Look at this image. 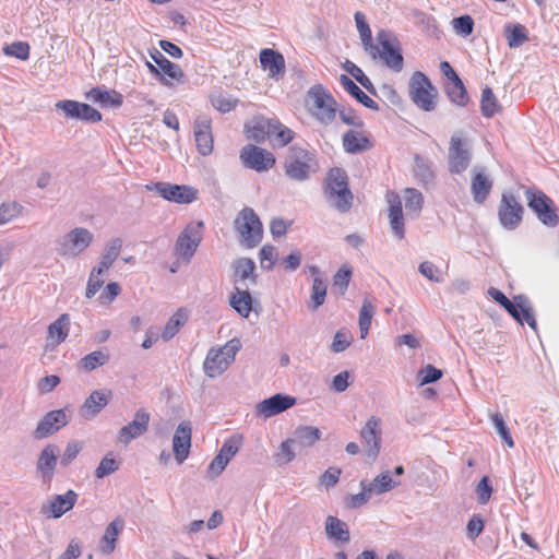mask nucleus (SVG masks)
I'll list each match as a JSON object with an SVG mask.
<instances>
[{"instance_id": "nucleus-34", "label": "nucleus", "mask_w": 559, "mask_h": 559, "mask_svg": "<svg viewBox=\"0 0 559 559\" xmlns=\"http://www.w3.org/2000/svg\"><path fill=\"white\" fill-rule=\"evenodd\" d=\"M234 271V283L249 280L253 285L257 284L255 263L249 258H239L231 264Z\"/></svg>"}, {"instance_id": "nucleus-33", "label": "nucleus", "mask_w": 559, "mask_h": 559, "mask_svg": "<svg viewBox=\"0 0 559 559\" xmlns=\"http://www.w3.org/2000/svg\"><path fill=\"white\" fill-rule=\"evenodd\" d=\"M87 97L103 107L118 108L123 103V96L117 91H107L100 87L92 88Z\"/></svg>"}, {"instance_id": "nucleus-51", "label": "nucleus", "mask_w": 559, "mask_h": 559, "mask_svg": "<svg viewBox=\"0 0 559 559\" xmlns=\"http://www.w3.org/2000/svg\"><path fill=\"white\" fill-rule=\"evenodd\" d=\"M491 421H492V425H493L496 431L498 432V435L502 439V441L509 448H513L514 447V441H513V439L511 437L509 428L507 427V424H506V421L503 419V416L500 413H495L491 416Z\"/></svg>"}, {"instance_id": "nucleus-2", "label": "nucleus", "mask_w": 559, "mask_h": 559, "mask_svg": "<svg viewBox=\"0 0 559 559\" xmlns=\"http://www.w3.org/2000/svg\"><path fill=\"white\" fill-rule=\"evenodd\" d=\"M318 169L316 156L310 151L293 145L284 163L285 175L295 181H305Z\"/></svg>"}, {"instance_id": "nucleus-8", "label": "nucleus", "mask_w": 559, "mask_h": 559, "mask_svg": "<svg viewBox=\"0 0 559 559\" xmlns=\"http://www.w3.org/2000/svg\"><path fill=\"white\" fill-rule=\"evenodd\" d=\"M94 235L84 227H75L56 242L57 252L64 258L80 255L93 242Z\"/></svg>"}, {"instance_id": "nucleus-21", "label": "nucleus", "mask_w": 559, "mask_h": 559, "mask_svg": "<svg viewBox=\"0 0 559 559\" xmlns=\"http://www.w3.org/2000/svg\"><path fill=\"white\" fill-rule=\"evenodd\" d=\"M69 423L67 414L63 409H56L47 413L38 423L34 437L36 439H44L53 432L58 431Z\"/></svg>"}, {"instance_id": "nucleus-17", "label": "nucleus", "mask_w": 559, "mask_h": 559, "mask_svg": "<svg viewBox=\"0 0 559 559\" xmlns=\"http://www.w3.org/2000/svg\"><path fill=\"white\" fill-rule=\"evenodd\" d=\"M56 108L62 110L66 117L71 119H78L91 123L102 120V114L97 109L88 104L76 100H59L56 103Z\"/></svg>"}, {"instance_id": "nucleus-27", "label": "nucleus", "mask_w": 559, "mask_h": 559, "mask_svg": "<svg viewBox=\"0 0 559 559\" xmlns=\"http://www.w3.org/2000/svg\"><path fill=\"white\" fill-rule=\"evenodd\" d=\"M59 452L56 444H48L41 450L37 461V471L45 480H50L53 477Z\"/></svg>"}, {"instance_id": "nucleus-15", "label": "nucleus", "mask_w": 559, "mask_h": 559, "mask_svg": "<svg viewBox=\"0 0 559 559\" xmlns=\"http://www.w3.org/2000/svg\"><path fill=\"white\" fill-rule=\"evenodd\" d=\"M146 189L155 190L165 200L179 204H190L198 198V190L185 185L156 182L153 186H146Z\"/></svg>"}, {"instance_id": "nucleus-32", "label": "nucleus", "mask_w": 559, "mask_h": 559, "mask_svg": "<svg viewBox=\"0 0 559 559\" xmlns=\"http://www.w3.org/2000/svg\"><path fill=\"white\" fill-rule=\"evenodd\" d=\"M389 218L391 228L399 239H403L405 237V229L401 199L397 194H392V198L389 199Z\"/></svg>"}, {"instance_id": "nucleus-44", "label": "nucleus", "mask_w": 559, "mask_h": 559, "mask_svg": "<svg viewBox=\"0 0 559 559\" xmlns=\"http://www.w3.org/2000/svg\"><path fill=\"white\" fill-rule=\"evenodd\" d=\"M356 26L366 51H376V45L372 43V33L369 24L366 21V16L362 12L357 11L354 15Z\"/></svg>"}, {"instance_id": "nucleus-41", "label": "nucleus", "mask_w": 559, "mask_h": 559, "mask_svg": "<svg viewBox=\"0 0 559 559\" xmlns=\"http://www.w3.org/2000/svg\"><path fill=\"white\" fill-rule=\"evenodd\" d=\"M414 175L416 179L424 186H428L435 180L432 163L418 154L414 157Z\"/></svg>"}, {"instance_id": "nucleus-42", "label": "nucleus", "mask_w": 559, "mask_h": 559, "mask_svg": "<svg viewBox=\"0 0 559 559\" xmlns=\"http://www.w3.org/2000/svg\"><path fill=\"white\" fill-rule=\"evenodd\" d=\"M325 532L329 538L348 543L350 534L345 522L336 516L329 515L325 522Z\"/></svg>"}, {"instance_id": "nucleus-29", "label": "nucleus", "mask_w": 559, "mask_h": 559, "mask_svg": "<svg viewBox=\"0 0 559 559\" xmlns=\"http://www.w3.org/2000/svg\"><path fill=\"white\" fill-rule=\"evenodd\" d=\"M124 527V521L121 518H116L111 521L100 539L99 549L104 555H110L116 549V543L119 534L122 532Z\"/></svg>"}, {"instance_id": "nucleus-5", "label": "nucleus", "mask_w": 559, "mask_h": 559, "mask_svg": "<svg viewBox=\"0 0 559 559\" xmlns=\"http://www.w3.org/2000/svg\"><path fill=\"white\" fill-rule=\"evenodd\" d=\"M527 206L534 212L538 221L549 228L559 224L558 207L554 200L542 190L527 188L525 190Z\"/></svg>"}, {"instance_id": "nucleus-24", "label": "nucleus", "mask_w": 559, "mask_h": 559, "mask_svg": "<svg viewBox=\"0 0 559 559\" xmlns=\"http://www.w3.org/2000/svg\"><path fill=\"white\" fill-rule=\"evenodd\" d=\"M260 63L269 76L280 80L285 74V59L283 55L274 49L264 48L260 51Z\"/></svg>"}, {"instance_id": "nucleus-3", "label": "nucleus", "mask_w": 559, "mask_h": 559, "mask_svg": "<svg viewBox=\"0 0 559 559\" xmlns=\"http://www.w3.org/2000/svg\"><path fill=\"white\" fill-rule=\"evenodd\" d=\"M376 51H368L372 59H381L383 63L395 72H400L404 66V59L396 38L386 29L377 33Z\"/></svg>"}, {"instance_id": "nucleus-9", "label": "nucleus", "mask_w": 559, "mask_h": 559, "mask_svg": "<svg viewBox=\"0 0 559 559\" xmlns=\"http://www.w3.org/2000/svg\"><path fill=\"white\" fill-rule=\"evenodd\" d=\"M308 97L312 100L311 115L322 124L332 123L337 112L333 96L321 85H314L309 90Z\"/></svg>"}, {"instance_id": "nucleus-64", "label": "nucleus", "mask_w": 559, "mask_h": 559, "mask_svg": "<svg viewBox=\"0 0 559 559\" xmlns=\"http://www.w3.org/2000/svg\"><path fill=\"white\" fill-rule=\"evenodd\" d=\"M420 384H429L438 381L442 377V371L432 365H427L419 371Z\"/></svg>"}, {"instance_id": "nucleus-55", "label": "nucleus", "mask_w": 559, "mask_h": 559, "mask_svg": "<svg viewBox=\"0 0 559 559\" xmlns=\"http://www.w3.org/2000/svg\"><path fill=\"white\" fill-rule=\"evenodd\" d=\"M261 267L264 270H272L276 261V248L271 245H265L259 252Z\"/></svg>"}, {"instance_id": "nucleus-25", "label": "nucleus", "mask_w": 559, "mask_h": 559, "mask_svg": "<svg viewBox=\"0 0 559 559\" xmlns=\"http://www.w3.org/2000/svg\"><path fill=\"white\" fill-rule=\"evenodd\" d=\"M194 138L199 153L206 156L213 151V136L211 132V119L199 116L194 121Z\"/></svg>"}, {"instance_id": "nucleus-18", "label": "nucleus", "mask_w": 559, "mask_h": 559, "mask_svg": "<svg viewBox=\"0 0 559 559\" xmlns=\"http://www.w3.org/2000/svg\"><path fill=\"white\" fill-rule=\"evenodd\" d=\"M381 419L371 416L360 430V439L366 448L367 455L376 460L381 449Z\"/></svg>"}, {"instance_id": "nucleus-1", "label": "nucleus", "mask_w": 559, "mask_h": 559, "mask_svg": "<svg viewBox=\"0 0 559 559\" xmlns=\"http://www.w3.org/2000/svg\"><path fill=\"white\" fill-rule=\"evenodd\" d=\"M347 174L342 168H332L325 178L324 194L331 206L341 213L349 211L353 193L348 188Z\"/></svg>"}, {"instance_id": "nucleus-59", "label": "nucleus", "mask_w": 559, "mask_h": 559, "mask_svg": "<svg viewBox=\"0 0 559 559\" xmlns=\"http://www.w3.org/2000/svg\"><path fill=\"white\" fill-rule=\"evenodd\" d=\"M485 526L484 519L480 514H474L466 525L467 537L472 540L476 539L483 532Z\"/></svg>"}, {"instance_id": "nucleus-14", "label": "nucleus", "mask_w": 559, "mask_h": 559, "mask_svg": "<svg viewBox=\"0 0 559 559\" xmlns=\"http://www.w3.org/2000/svg\"><path fill=\"white\" fill-rule=\"evenodd\" d=\"M202 222L191 223L179 234L175 246V252L179 258L189 261L193 257L202 240Z\"/></svg>"}, {"instance_id": "nucleus-54", "label": "nucleus", "mask_w": 559, "mask_h": 559, "mask_svg": "<svg viewBox=\"0 0 559 559\" xmlns=\"http://www.w3.org/2000/svg\"><path fill=\"white\" fill-rule=\"evenodd\" d=\"M3 52L20 60H27L29 57V45L24 41H15L11 45H7L3 48Z\"/></svg>"}, {"instance_id": "nucleus-10", "label": "nucleus", "mask_w": 559, "mask_h": 559, "mask_svg": "<svg viewBox=\"0 0 559 559\" xmlns=\"http://www.w3.org/2000/svg\"><path fill=\"white\" fill-rule=\"evenodd\" d=\"M409 96L413 103L425 111H431L436 107V88L420 71L414 72L409 80Z\"/></svg>"}, {"instance_id": "nucleus-57", "label": "nucleus", "mask_w": 559, "mask_h": 559, "mask_svg": "<svg viewBox=\"0 0 559 559\" xmlns=\"http://www.w3.org/2000/svg\"><path fill=\"white\" fill-rule=\"evenodd\" d=\"M452 25L456 34L468 36L473 33L474 21L469 15H462L453 19Z\"/></svg>"}, {"instance_id": "nucleus-60", "label": "nucleus", "mask_w": 559, "mask_h": 559, "mask_svg": "<svg viewBox=\"0 0 559 559\" xmlns=\"http://www.w3.org/2000/svg\"><path fill=\"white\" fill-rule=\"evenodd\" d=\"M352 342V336L348 331L340 330L335 333L331 349L334 353H341L344 352Z\"/></svg>"}, {"instance_id": "nucleus-28", "label": "nucleus", "mask_w": 559, "mask_h": 559, "mask_svg": "<svg viewBox=\"0 0 559 559\" xmlns=\"http://www.w3.org/2000/svg\"><path fill=\"white\" fill-rule=\"evenodd\" d=\"M79 495L69 489L63 495H56L51 498L48 504V510L53 519L61 518L64 513L70 511L76 503Z\"/></svg>"}, {"instance_id": "nucleus-7", "label": "nucleus", "mask_w": 559, "mask_h": 559, "mask_svg": "<svg viewBox=\"0 0 559 559\" xmlns=\"http://www.w3.org/2000/svg\"><path fill=\"white\" fill-rule=\"evenodd\" d=\"M239 348L240 344L235 340L218 349L211 348L203 362L205 374L210 378L221 376L235 360Z\"/></svg>"}, {"instance_id": "nucleus-11", "label": "nucleus", "mask_w": 559, "mask_h": 559, "mask_svg": "<svg viewBox=\"0 0 559 559\" xmlns=\"http://www.w3.org/2000/svg\"><path fill=\"white\" fill-rule=\"evenodd\" d=\"M524 207L518 198L512 192H503L498 206L500 225L507 230H514L522 223Z\"/></svg>"}, {"instance_id": "nucleus-43", "label": "nucleus", "mask_w": 559, "mask_h": 559, "mask_svg": "<svg viewBox=\"0 0 559 559\" xmlns=\"http://www.w3.org/2000/svg\"><path fill=\"white\" fill-rule=\"evenodd\" d=\"M400 483L395 481L389 472L381 473L372 481H367V491L369 493L381 495L388 492L399 486Z\"/></svg>"}, {"instance_id": "nucleus-26", "label": "nucleus", "mask_w": 559, "mask_h": 559, "mask_svg": "<svg viewBox=\"0 0 559 559\" xmlns=\"http://www.w3.org/2000/svg\"><path fill=\"white\" fill-rule=\"evenodd\" d=\"M110 396V391H93L81 406L80 415L86 420L93 419L97 414L102 412L103 408L106 407V405L109 403Z\"/></svg>"}, {"instance_id": "nucleus-63", "label": "nucleus", "mask_w": 559, "mask_h": 559, "mask_svg": "<svg viewBox=\"0 0 559 559\" xmlns=\"http://www.w3.org/2000/svg\"><path fill=\"white\" fill-rule=\"evenodd\" d=\"M477 500L480 504H486L492 493V487L487 476H484L476 486Z\"/></svg>"}, {"instance_id": "nucleus-30", "label": "nucleus", "mask_w": 559, "mask_h": 559, "mask_svg": "<svg viewBox=\"0 0 559 559\" xmlns=\"http://www.w3.org/2000/svg\"><path fill=\"white\" fill-rule=\"evenodd\" d=\"M266 134L272 144L278 147L287 145L294 139V131L274 119L267 120Z\"/></svg>"}, {"instance_id": "nucleus-49", "label": "nucleus", "mask_w": 559, "mask_h": 559, "mask_svg": "<svg viewBox=\"0 0 559 559\" xmlns=\"http://www.w3.org/2000/svg\"><path fill=\"white\" fill-rule=\"evenodd\" d=\"M506 37L510 48H518L528 39L527 31L522 24L506 25Z\"/></svg>"}, {"instance_id": "nucleus-45", "label": "nucleus", "mask_w": 559, "mask_h": 559, "mask_svg": "<svg viewBox=\"0 0 559 559\" xmlns=\"http://www.w3.org/2000/svg\"><path fill=\"white\" fill-rule=\"evenodd\" d=\"M403 198L407 215L413 214L417 216L420 213L424 204L423 193L417 189L406 188L403 192Z\"/></svg>"}, {"instance_id": "nucleus-38", "label": "nucleus", "mask_w": 559, "mask_h": 559, "mask_svg": "<svg viewBox=\"0 0 559 559\" xmlns=\"http://www.w3.org/2000/svg\"><path fill=\"white\" fill-rule=\"evenodd\" d=\"M69 330L70 316L68 313H62L48 326V340L55 345H59L68 337Z\"/></svg>"}, {"instance_id": "nucleus-13", "label": "nucleus", "mask_w": 559, "mask_h": 559, "mask_svg": "<svg viewBox=\"0 0 559 559\" xmlns=\"http://www.w3.org/2000/svg\"><path fill=\"white\" fill-rule=\"evenodd\" d=\"M239 158L246 168L253 169L258 173L267 171L275 165V156L254 144L245 145L241 151Z\"/></svg>"}, {"instance_id": "nucleus-53", "label": "nucleus", "mask_w": 559, "mask_h": 559, "mask_svg": "<svg viewBox=\"0 0 559 559\" xmlns=\"http://www.w3.org/2000/svg\"><path fill=\"white\" fill-rule=\"evenodd\" d=\"M122 248V240L120 238H112L108 241V243L105 247V251L102 255V260L105 261V263H109L112 265V263L118 258L120 251Z\"/></svg>"}, {"instance_id": "nucleus-50", "label": "nucleus", "mask_w": 559, "mask_h": 559, "mask_svg": "<svg viewBox=\"0 0 559 559\" xmlns=\"http://www.w3.org/2000/svg\"><path fill=\"white\" fill-rule=\"evenodd\" d=\"M445 93L451 102L457 106H465L468 102V95L461 79L460 82H449L445 86Z\"/></svg>"}, {"instance_id": "nucleus-58", "label": "nucleus", "mask_w": 559, "mask_h": 559, "mask_svg": "<svg viewBox=\"0 0 559 559\" xmlns=\"http://www.w3.org/2000/svg\"><path fill=\"white\" fill-rule=\"evenodd\" d=\"M22 206L16 202L2 203L0 205V225H3L14 217H16L21 212Z\"/></svg>"}, {"instance_id": "nucleus-62", "label": "nucleus", "mask_w": 559, "mask_h": 559, "mask_svg": "<svg viewBox=\"0 0 559 559\" xmlns=\"http://www.w3.org/2000/svg\"><path fill=\"white\" fill-rule=\"evenodd\" d=\"M236 99L224 94H218L212 98V105L221 112H229L236 107Z\"/></svg>"}, {"instance_id": "nucleus-12", "label": "nucleus", "mask_w": 559, "mask_h": 559, "mask_svg": "<svg viewBox=\"0 0 559 559\" xmlns=\"http://www.w3.org/2000/svg\"><path fill=\"white\" fill-rule=\"evenodd\" d=\"M472 151L466 139L453 134L450 140L448 166L451 174L464 173L472 162Z\"/></svg>"}, {"instance_id": "nucleus-4", "label": "nucleus", "mask_w": 559, "mask_h": 559, "mask_svg": "<svg viewBox=\"0 0 559 559\" xmlns=\"http://www.w3.org/2000/svg\"><path fill=\"white\" fill-rule=\"evenodd\" d=\"M234 227L246 248L257 247L263 237V227L253 209L243 207L235 218Z\"/></svg>"}, {"instance_id": "nucleus-46", "label": "nucleus", "mask_w": 559, "mask_h": 559, "mask_svg": "<svg viewBox=\"0 0 559 559\" xmlns=\"http://www.w3.org/2000/svg\"><path fill=\"white\" fill-rule=\"evenodd\" d=\"M188 320V314L182 310L178 309L168 320L166 323L164 331L162 333V337L164 341L171 340L180 330L181 326L185 325V323Z\"/></svg>"}, {"instance_id": "nucleus-40", "label": "nucleus", "mask_w": 559, "mask_h": 559, "mask_svg": "<svg viewBox=\"0 0 559 559\" xmlns=\"http://www.w3.org/2000/svg\"><path fill=\"white\" fill-rule=\"evenodd\" d=\"M321 430L312 426H300L296 428L293 440L301 448L312 447L321 438Z\"/></svg>"}, {"instance_id": "nucleus-23", "label": "nucleus", "mask_w": 559, "mask_h": 559, "mask_svg": "<svg viewBox=\"0 0 559 559\" xmlns=\"http://www.w3.org/2000/svg\"><path fill=\"white\" fill-rule=\"evenodd\" d=\"M472 182L471 193L476 203L483 204L489 197L492 189V180L485 173V169L479 166H475L472 169Z\"/></svg>"}, {"instance_id": "nucleus-16", "label": "nucleus", "mask_w": 559, "mask_h": 559, "mask_svg": "<svg viewBox=\"0 0 559 559\" xmlns=\"http://www.w3.org/2000/svg\"><path fill=\"white\" fill-rule=\"evenodd\" d=\"M151 59L157 64L162 72L159 74V82L165 86H173L171 81L177 83H185L186 76L181 68L169 61L158 49L152 48L148 50Z\"/></svg>"}, {"instance_id": "nucleus-52", "label": "nucleus", "mask_w": 559, "mask_h": 559, "mask_svg": "<svg viewBox=\"0 0 559 559\" xmlns=\"http://www.w3.org/2000/svg\"><path fill=\"white\" fill-rule=\"evenodd\" d=\"M241 441L242 437L240 435H233L224 441L221 450L218 451V454H221L227 461H230L239 451Z\"/></svg>"}, {"instance_id": "nucleus-48", "label": "nucleus", "mask_w": 559, "mask_h": 559, "mask_svg": "<svg viewBox=\"0 0 559 559\" xmlns=\"http://www.w3.org/2000/svg\"><path fill=\"white\" fill-rule=\"evenodd\" d=\"M374 313H376L374 306L369 300L365 299L362 302V306L360 308V311H359V320H358L360 338L364 340L367 337L370 326H371V320H372Z\"/></svg>"}, {"instance_id": "nucleus-47", "label": "nucleus", "mask_w": 559, "mask_h": 559, "mask_svg": "<svg viewBox=\"0 0 559 559\" xmlns=\"http://www.w3.org/2000/svg\"><path fill=\"white\" fill-rule=\"evenodd\" d=\"M500 106L492 90L489 86L484 87L481 91L480 99L481 115L486 118H491L498 112Z\"/></svg>"}, {"instance_id": "nucleus-39", "label": "nucleus", "mask_w": 559, "mask_h": 559, "mask_svg": "<svg viewBox=\"0 0 559 559\" xmlns=\"http://www.w3.org/2000/svg\"><path fill=\"white\" fill-rule=\"evenodd\" d=\"M110 359L108 349L102 348L94 350L79 360V368L84 371H93L98 367L106 365Z\"/></svg>"}, {"instance_id": "nucleus-22", "label": "nucleus", "mask_w": 559, "mask_h": 559, "mask_svg": "<svg viewBox=\"0 0 559 559\" xmlns=\"http://www.w3.org/2000/svg\"><path fill=\"white\" fill-rule=\"evenodd\" d=\"M191 424L190 421H181L173 438L174 454L179 464H181L189 455L191 448Z\"/></svg>"}, {"instance_id": "nucleus-19", "label": "nucleus", "mask_w": 559, "mask_h": 559, "mask_svg": "<svg viewBox=\"0 0 559 559\" xmlns=\"http://www.w3.org/2000/svg\"><path fill=\"white\" fill-rule=\"evenodd\" d=\"M296 404V397L277 393L269 399L259 402L255 405V415L258 417L270 418L278 415Z\"/></svg>"}, {"instance_id": "nucleus-6", "label": "nucleus", "mask_w": 559, "mask_h": 559, "mask_svg": "<svg viewBox=\"0 0 559 559\" xmlns=\"http://www.w3.org/2000/svg\"><path fill=\"white\" fill-rule=\"evenodd\" d=\"M488 294L519 323L522 324L523 321H526L527 324L536 331L537 323L526 296L518 295L514 297V300L511 301L502 292L493 287L489 288Z\"/></svg>"}, {"instance_id": "nucleus-61", "label": "nucleus", "mask_w": 559, "mask_h": 559, "mask_svg": "<svg viewBox=\"0 0 559 559\" xmlns=\"http://www.w3.org/2000/svg\"><path fill=\"white\" fill-rule=\"evenodd\" d=\"M83 449V444L79 441H70L67 444V448L61 456L60 464L62 466H68L71 462L78 456L80 451Z\"/></svg>"}, {"instance_id": "nucleus-31", "label": "nucleus", "mask_w": 559, "mask_h": 559, "mask_svg": "<svg viewBox=\"0 0 559 559\" xmlns=\"http://www.w3.org/2000/svg\"><path fill=\"white\" fill-rule=\"evenodd\" d=\"M229 305L242 318H248L253 309V300L248 289H242L238 286L229 297Z\"/></svg>"}, {"instance_id": "nucleus-37", "label": "nucleus", "mask_w": 559, "mask_h": 559, "mask_svg": "<svg viewBox=\"0 0 559 559\" xmlns=\"http://www.w3.org/2000/svg\"><path fill=\"white\" fill-rule=\"evenodd\" d=\"M309 271L313 276V284L311 288V309L316 310L324 304L326 296V284L320 275V270L317 266H310Z\"/></svg>"}, {"instance_id": "nucleus-36", "label": "nucleus", "mask_w": 559, "mask_h": 559, "mask_svg": "<svg viewBox=\"0 0 559 559\" xmlns=\"http://www.w3.org/2000/svg\"><path fill=\"white\" fill-rule=\"evenodd\" d=\"M343 147L345 152L356 154L369 150L371 147V143L362 133L355 130H348L343 135Z\"/></svg>"}, {"instance_id": "nucleus-35", "label": "nucleus", "mask_w": 559, "mask_h": 559, "mask_svg": "<svg viewBox=\"0 0 559 559\" xmlns=\"http://www.w3.org/2000/svg\"><path fill=\"white\" fill-rule=\"evenodd\" d=\"M340 82L344 90L353 96L357 102L362 104L365 107L376 110H379L378 104L371 99L365 92L360 90V87L346 74H342L340 76Z\"/></svg>"}, {"instance_id": "nucleus-56", "label": "nucleus", "mask_w": 559, "mask_h": 559, "mask_svg": "<svg viewBox=\"0 0 559 559\" xmlns=\"http://www.w3.org/2000/svg\"><path fill=\"white\" fill-rule=\"evenodd\" d=\"M119 468V463L111 457L105 456L100 460L99 465L95 469V477L102 479Z\"/></svg>"}, {"instance_id": "nucleus-20", "label": "nucleus", "mask_w": 559, "mask_h": 559, "mask_svg": "<svg viewBox=\"0 0 559 559\" xmlns=\"http://www.w3.org/2000/svg\"><path fill=\"white\" fill-rule=\"evenodd\" d=\"M150 424V414L144 409H139L131 423L120 428L117 440L121 444H129L133 439L141 437L146 432Z\"/></svg>"}]
</instances>
